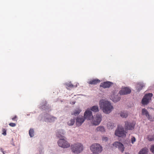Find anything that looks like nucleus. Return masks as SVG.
I'll return each instance as SVG.
<instances>
[{
	"instance_id": "obj_1",
	"label": "nucleus",
	"mask_w": 154,
	"mask_h": 154,
	"mask_svg": "<svg viewBox=\"0 0 154 154\" xmlns=\"http://www.w3.org/2000/svg\"><path fill=\"white\" fill-rule=\"evenodd\" d=\"M100 109L106 114L110 113L113 109V107L109 101L104 100H100L99 103Z\"/></svg>"
},
{
	"instance_id": "obj_2",
	"label": "nucleus",
	"mask_w": 154,
	"mask_h": 154,
	"mask_svg": "<svg viewBox=\"0 0 154 154\" xmlns=\"http://www.w3.org/2000/svg\"><path fill=\"white\" fill-rule=\"evenodd\" d=\"M71 148L72 152L76 154L80 153L84 149L83 145L80 143H77L72 145Z\"/></svg>"
},
{
	"instance_id": "obj_3",
	"label": "nucleus",
	"mask_w": 154,
	"mask_h": 154,
	"mask_svg": "<svg viewBox=\"0 0 154 154\" xmlns=\"http://www.w3.org/2000/svg\"><path fill=\"white\" fill-rule=\"evenodd\" d=\"M90 149L93 153H97L101 152L103 150L102 146L98 143H94L91 145Z\"/></svg>"
},
{
	"instance_id": "obj_4",
	"label": "nucleus",
	"mask_w": 154,
	"mask_h": 154,
	"mask_svg": "<svg viewBox=\"0 0 154 154\" xmlns=\"http://www.w3.org/2000/svg\"><path fill=\"white\" fill-rule=\"evenodd\" d=\"M58 145L63 148H68L70 146V144L64 138L60 139L58 141Z\"/></svg>"
},
{
	"instance_id": "obj_5",
	"label": "nucleus",
	"mask_w": 154,
	"mask_h": 154,
	"mask_svg": "<svg viewBox=\"0 0 154 154\" xmlns=\"http://www.w3.org/2000/svg\"><path fill=\"white\" fill-rule=\"evenodd\" d=\"M125 133L124 128L122 126H118L115 132L116 135L119 137L125 136Z\"/></svg>"
},
{
	"instance_id": "obj_6",
	"label": "nucleus",
	"mask_w": 154,
	"mask_h": 154,
	"mask_svg": "<svg viewBox=\"0 0 154 154\" xmlns=\"http://www.w3.org/2000/svg\"><path fill=\"white\" fill-rule=\"evenodd\" d=\"M135 123L134 122H129L127 121L125 122V128L126 131L127 130H133L135 126Z\"/></svg>"
},
{
	"instance_id": "obj_7",
	"label": "nucleus",
	"mask_w": 154,
	"mask_h": 154,
	"mask_svg": "<svg viewBox=\"0 0 154 154\" xmlns=\"http://www.w3.org/2000/svg\"><path fill=\"white\" fill-rule=\"evenodd\" d=\"M152 96V93H148L146 94L142 99V103L144 105L147 104Z\"/></svg>"
},
{
	"instance_id": "obj_8",
	"label": "nucleus",
	"mask_w": 154,
	"mask_h": 154,
	"mask_svg": "<svg viewBox=\"0 0 154 154\" xmlns=\"http://www.w3.org/2000/svg\"><path fill=\"white\" fill-rule=\"evenodd\" d=\"M102 116L100 114L96 115L95 118H94L92 120V123L93 125H98L101 121Z\"/></svg>"
},
{
	"instance_id": "obj_9",
	"label": "nucleus",
	"mask_w": 154,
	"mask_h": 154,
	"mask_svg": "<svg viewBox=\"0 0 154 154\" xmlns=\"http://www.w3.org/2000/svg\"><path fill=\"white\" fill-rule=\"evenodd\" d=\"M84 117L85 119L88 120H91L93 118V116L91 111L88 109L86 110L84 114Z\"/></svg>"
},
{
	"instance_id": "obj_10",
	"label": "nucleus",
	"mask_w": 154,
	"mask_h": 154,
	"mask_svg": "<svg viewBox=\"0 0 154 154\" xmlns=\"http://www.w3.org/2000/svg\"><path fill=\"white\" fill-rule=\"evenodd\" d=\"M131 89L127 87L122 88L119 92L121 95H126L130 94L131 92Z\"/></svg>"
},
{
	"instance_id": "obj_11",
	"label": "nucleus",
	"mask_w": 154,
	"mask_h": 154,
	"mask_svg": "<svg viewBox=\"0 0 154 154\" xmlns=\"http://www.w3.org/2000/svg\"><path fill=\"white\" fill-rule=\"evenodd\" d=\"M113 146L118 148L122 152H123L124 150V147L123 144L118 142H116L113 144Z\"/></svg>"
},
{
	"instance_id": "obj_12",
	"label": "nucleus",
	"mask_w": 154,
	"mask_h": 154,
	"mask_svg": "<svg viewBox=\"0 0 154 154\" xmlns=\"http://www.w3.org/2000/svg\"><path fill=\"white\" fill-rule=\"evenodd\" d=\"M84 118L82 117H78L77 118L76 121V124L77 126H79L84 122L85 120Z\"/></svg>"
},
{
	"instance_id": "obj_13",
	"label": "nucleus",
	"mask_w": 154,
	"mask_h": 154,
	"mask_svg": "<svg viewBox=\"0 0 154 154\" xmlns=\"http://www.w3.org/2000/svg\"><path fill=\"white\" fill-rule=\"evenodd\" d=\"M113 84V83L109 81H106L100 84V87H103V88H109Z\"/></svg>"
},
{
	"instance_id": "obj_14",
	"label": "nucleus",
	"mask_w": 154,
	"mask_h": 154,
	"mask_svg": "<svg viewBox=\"0 0 154 154\" xmlns=\"http://www.w3.org/2000/svg\"><path fill=\"white\" fill-rule=\"evenodd\" d=\"M64 135L63 131V130H58L56 134L57 136L59 138H63L64 137L63 135Z\"/></svg>"
},
{
	"instance_id": "obj_15",
	"label": "nucleus",
	"mask_w": 154,
	"mask_h": 154,
	"mask_svg": "<svg viewBox=\"0 0 154 154\" xmlns=\"http://www.w3.org/2000/svg\"><path fill=\"white\" fill-rule=\"evenodd\" d=\"M100 81L98 79H94L88 82L89 84L95 85L100 83Z\"/></svg>"
},
{
	"instance_id": "obj_16",
	"label": "nucleus",
	"mask_w": 154,
	"mask_h": 154,
	"mask_svg": "<svg viewBox=\"0 0 154 154\" xmlns=\"http://www.w3.org/2000/svg\"><path fill=\"white\" fill-rule=\"evenodd\" d=\"M120 97L118 95L115 96L114 94H113L111 95V99L112 101L114 102H116L119 101L120 100Z\"/></svg>"
},
{
	"instance_id": "obj_17",
	"label": "nucleus",
	"mask_w": 154,
	"mask_h": 154,
	"mask_svg": "<svg viewBox=\"0 0 154 154\" xmlns=\"http://www.w3.org/2000/svg\"><path fill=\"white\" fill-rule=\"evenodd\" d=\"M90 110L91 111L95 112H98L99 111V108L97 106H92Z\"/></svg>"
},
{
	"instance_id": "obj_18",
	"label": "nucleus",
	"mask_w": 154,
	"mask_h": 154,
	"mask_svg": "<svg viewBox=\"0 0 154 154\" xmlns=\"http://www.w3.org/2000/svg\"><path fill=\"white\" fill-rule=\"evenodd\" d=\"M148 149L146 147H144L140 150L138 154H147Z\"/></svg>"
},
{
	"instance_id": "obj_19",
	"label": "nucleus",
	"mask_w": 154,
	"mask_h": 154,
	"mask_svg": "<svg viewBox=\"0 0 154 154\" xmlns=\"http://www.w3.org/2000/svg\"><path fill=\"white\" fill-rule=\"evenodd\" d=\"M65 85L66 88H67V87L70 88H73L75 87H76L77 86V85L75 86L72 84L71 82H67L65 84Z\"/></svg>"
},
{
	"instance_id": "obj_20",
	"label": "nucleus",
	"mask_w": 154,
	"mask_h": 154,
	"mask_svg": "<svg viewBox=\"0 0 154 154\" xmlns=\"http://www.w3.org/2000/svg\"><path fill=\"white\" fill-rule=\"evenodd\" d=\"M101 131V132H103L105 131L104 128L102 126H99L96 129V131Z\"/></svg>"
},
{
	"instance_id": "obj_21",
	"label": "nucleus",
	"mask_w": 154,
	"mask_h": 154,
	"mask_svg": "<svg viewBox=\"0 0 154 154\" xmlns=\"http://www.w3.org/2000/svg\"><path fill=\"white\" fill-rule=\"evenodd\" d=\"M119 114L120 116L122 118H126L128 116V113L125 111L121 112Z\"/></svg>"
},
{
	"instance_id": "obj_22",
	"label": "nucleus",
	"mask_w": 154,
	"mask_h": 154,
	"mask_svg": "<svg viewBox=\"0 0 154 154\" xmlns=\"http://www.w3.org/2000/svg\"><path fill=\"white\" fill-rule=\"evenodd\" d=\"M144 86V85L143 83H138L137 85V88L138 91L142 89V88Z\"/></svg>"
},
{
	"instance_id": "obj_23",
	"label": "nucleus",
	"mask_w": 154,
	"mask_h": 154,
	"mask_svg": "<svg viewBox=\"0 0 154 154\" xmlns=\"http://www.w3.org/2000/svg\"><path fill=\"white\" fill-rule=\"evenodd\" d=\"M142 113L143 115H145L146 117H148L149 116L148 112L145 109H142Z\"/></svg>"
},
{
	"instance_id": "obj_24",
	"label": "nucleus",
	"mask_w": 154,
	"mask_h": 154,
	"mask_svg": "<svg viewBox=\"0 0 154 154\" xmlns=\"http://www.w3.org/2000/svg\"><path fill=\"white\" fill-rule=\"evenodd\" d=\"M75 122V119L74 118L71 119L70 120L68 121L67 122V124L69 126L73 125Z\"/></svg>"
},
{
	"instance_id": "obj_25",
	"label": "nucleus",
	"mask_w": 154,
	"mask_h": 154,
	"mask_svg": "<svg viewBox=\"0 0 154 154\" xmlns=\"http://www.w3.org/2000/svg\"><path fill=\"white\" fill-rule=\"evenodd\" d=\"M147 138L149 141H151L154 140V134L153 135H149L147 136Z\"/></svg>"
},
{
	"instance_id": "obj_26",
	"label": "nucleus",
	"mask_w": 154,
	"mask_h": 154,
	"mask_svg": "<svg viewBox=\"0 0 154 154\" xmlns=\"http://www.w3.org/2000/svg\"><path fill=\"white\" fill-rule=\"evenodd\" d=\"M107 126L109 129H113L114 127V124L112 122H109L107 124Z\"/></svg>"
},
{
	"instance_id": "obj_27",
	"label": "nucleus",
	"mask_w": 154,
	"mask_h": 154,
	"mask_svg": "<svg viewBox=\"0 0 154 154\" xmlns=\"http://www.w3.org/2000/svg\"><path fill=\"white\" fill-rule=\"evenodd\" d=\"M29 134L30 137H33L34 134V131L33 129H30L29 131Z\"/></svg>"
},
{
	"instance_id": "obj_28",
	"label": "nucleus",
	"mask_w": 154,
	"mask_h": 154,
	"mask_svg": "<svg viewBox=\"0 0 154 154\" xmlns=\"http://www.w3.org/2000/svg\"><path fill=\"white\" fill-rule=\"evenodd\" d=\"M81 111V110L80 109H78L75 110V111L74 113H72V115H74L76 116L77 115H78L80 113Z\"/></svg>"
},
{
	"instance_id": "obj_29",
	"label": "nucleus",
	"mask_w": 154,
	"mask_h": 154,
	"mask_svg": "<svg viewBox=\"0 0 154 154\" xmlns=\"http://www.w3.org/2000/svg\"><path fill=\"white\" fill-rule=\"evenodd\" d=\"M56 119H57V118L56 117L53 116H50V117L48 119L49 121L50 122L54 121Z\"/></svg>"
},
{
	"instance_id": "obj_30",
	"label": "nucleus",
	"mask_w": 154,
	"mask_h": 154,
	"mask_svg": "<svg viewBox=\"0 0 154 154\" xmlns=\"http://www.w3.org/2000/svg\"><path fill=\"white\" fill-rule=\"evenodd\" d=\"M2 134H3L4 136H5L7 134V133H6L7 130H6V129L5 128H2Z\"/></svg>"
},
{
	"instance_id": "obj_31",
	"label": "nucleus",
	"mask_w": 154,
	"mask_h": 154,
	"mask_svg": "<svg viewBox=\"0 0 154 154\" xmlns=\"http://www.w3.org/2000/svg\"><path fill=\"white\" fill-rule=\"evenodd\" d=\"M150 150L152 152L154 153V145L151 146Z\"/></svg>"
},
{
	"instance_id": "obj_32",
	"label": "nucleus",
	"mask_w": 154,
	"mask_h": 154,
	"mask_svg": "<svg viewBox=\"0 0 154 154\" xmlns=\"http://www.w3.org/2000/svg\"><path fill=\"white\" fill-rule=\"evenodd\" d=\"M10 126L12 127H14L16 126V124L14 123H10L9 124Z\"/></svg>"
},
{
	"instance_id": "obj_33",
	"label": "nucleus",
	"mask_w": 154,
	"mask_h": 154,
	"mask_svg": "<svg viewBox=\"0 0 154 154\" xmlns=\"http://www.w3.org/2000/svg\"><path fill=\"white\" fill-rule=\"evenodd\" d=\"M102 140L103 141L106 142L108 140V138L106 137H103Z\"/></svg>"
},
{
	"instance_id": "obj_34",
	"label": "nucleus",
	"mask_w": 154,
	"mask_h": 154,
	"mask_svg": "<svg viewBox=\"0 0 154 154\" xmlns=\"http://www.w3.org/2000/svg\"><path fill=\"white\" fill-rule=\"evenodd\" d=\"M135 141V138L134 137H132L131 138V143L133 144Z\"/></svg>"
},
{
	"instance_id": "obj_35",
	"label": "nucleus",
	"mask_w": 154,
	"mask_h": 154,
	"mask_svg": "<svg viewBox=\"0 0 154 154\" xmlns=\"http://www.w3.org/2000/svg\"><path fill=\"white\" fill-rule=\"evenodd\" d=\"M17 118V116H15L13 118H12V119L13 120V121H15V119Z\"/></svg>"
},
{
	"instance_id": "obj_36",
	"label": "nucleus",
	"mask_w": 154,
	"mask_h": 154,
	"mask_svg": "<svg viewBox=\"0 0 154 154\" xmlns=\"http://www.w3.org/2000/svg\"><path fill=\"white\" fill-rule=\"evenodd\" d=\"M3 152V154H5L4 151H3V150L2 149H0Z\"/></svg>"
}]
</instances>
